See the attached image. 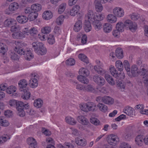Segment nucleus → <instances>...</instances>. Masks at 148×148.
I'll list each match as a JSON object with an SVG mask.
<instances>
[{"instance_id":"nucleus-31","label":"nucleus","mask_w":148,"mask_h":148,"mask_svg":"<svg viewBox=\"0 0 148 148\" xmlns=\"http://www.w3.org/2000/svg\"><path fill=\"white\" fill-rule=\"evenodd\" d=\"M97 106L101 111L103 112H106L108 109L107 106L102 103H99Z\"/></svg>"},{"instance_id":"nucleus-7","label":"nucleus","mask_w":148,"mask_h":148,"mask_svg":"<svg viewBox=\"0 0 148 148\" xmlns=\"http://www.w3.org/2000/svg\"><path fill=\"white\" fill-rule=\"evenodd\" d=\"M28 32V30L25 28L23 32L18 31L14 32L12 34V37L15 39H21L25 37V35H29Z\"/></svg>"},{"instance_id":"nucleus-23","label":"nucleus","mask_w":148,"mask_h":148,"mask_svg":"<svg viewBox=\"0 0 148 148\" xmlns=\"http://www.w3.org/2000/svg\"><path fill=\"white\" fill-rule=\"evenodd\" d=\"M95 8L97 12H101L103 9V7L101 3L98 0H95L94 2Z\"/></svg>"},{"instance_id":"nucleus-22","label":"nucleus","mask_w":148,"mask_h":148,"mask_svg":"<svg viewBox=\"0 0 148 148\" xmlns=\"http://www.w3.org/2000/svg\"><path fill=\"white\" fill-rule=\"evenodd\" d=\"M75 141L76 144L82 146H84L86 144V140L84 138L81 139L77 137L75 138Z\"/></svg>"},{"instance_id":"nucleus-28","label":"nucleus","mask_w":148,"mask_h":148,"mask_svg":"<svg viewBox=\"0 0 148 148\" xmlns=\"http://www.w3.org/2000/svg\"><path fill=\"white\" fill-rule=\"evenodd\" d=\"M103 29L104 32L108 33L110 32L112 29V26L109 23H105L103 25Z\"/></svg>"},{"instance_id":"nucleus-43","label":"nucleus","mask_w":148,"mask_h":148,"mask_svg":"<svg viewBox=\"0 0 148 148\" xmlns=\"http://www.w3.org/2000/svg\"><path fill=\"white\" fill-rule=\"evenodd\" d=\"M43 103V101L40 99H39L34 101V104L35 107L39 108L42 107Z\"/></svg>"},{"instance_id":"nucleus-54","label":"nucleus","mask_w":148,"mask_h":148,"mask_svg":"<svg viewBox=\"0 0 148 148\" xmlns=\"http://www.w3.org/2000/svg\"><path fill=\"white\" fill-rule=\"evenodd\" d=\"M47 41L50 44L53 45V44L55 42L54 36L51 34L49 35Z\"/></svg>"},{"instance_id":"nucleus-26","label":"nucleus","mask_w":148,"mask_h":148,"mask_svg":"<svg viewBox=\"0 0 148 148\" xmlns=\"http://www.w3.org/2000/svg\"><path fill=\"white\" fill-rule=\"evenodd\" d=\"M79 76H87L89 75V71L87 69L83 68L79 69Z\"/></svg>"},{"instance_id":"nucleus-41","label":"nucleus","mask_w":148,"mask_h":148,"mask_svg":"<svg viewBox=\"0 0 148 148\" xmlns=\"http://www.w3.org/2000/svg\"><path fill=\"white\" fill-rule=\"evenodd\" d=\"M78 57L80 60L85 63L88 64L89 63L88 58L84 54L82 53L79 54L78 55Z\"/></svg>"},{"instance_id":"nucleus-2","label":"nucleus","mask_w":148,"mask_h":148,"mask_svg":"<svg viewBox=\"0 0 148 148\" xmlns=\"http://www.w3.org/2000/svg\"><path fill=\"white\" fill-rule=\"evenodd\" d=\"M32 45L34 51L38 55H43L47 53V49L42 42H33Z\"/></svg>"},{"instance_id":"nucleus-12","label":"nucleus","mask_w":148,"mask_h":148,"mask_svg":"<svg viewBox=\"0 0 148 148\" xmlns=\"http://www.w3.org/2000/svg\"><path fill=\"white\" fill-rule=\"evenodd\" d=\"M85 18L86 19H88V21L91 22L96 19V15L92 10H90L88 11L87 15H85Z\"/></svg>"},{"instance_id":"nucleus-36","label":"nucleus","mask_w":148,"mask_h":148,"mask_svg":"<svg viewBox=\"0 0 148 148\" xmlns=\"http://www.w3.org/2000/svg\"><path fill=\"white\" fill-rule=\"evenodd\" d=\"M105 77L106 80L111 85H114L115 84L114 80L110 75L106 74Z\"/></svg>"},{"instance_id":"nucleus-62","label":"nucleus","mask_w":148,"mask_h":148,"mask_svg":"<svg viewBox=\"0 0 148 148\" xmlns=\"http://www.w3.org/2000/svg\"><path fill=\"white\" fill-rule=\"evenodd\" d=\"M42 133L44 134L46 136H49L51 135V132L47 129H45V128H42Z\"/></svg>"},{"instance_id":"nucleus-25","label":"nucleus","mask_w":148,"mask_h":148,"mask_svg":"<svg viewBox=\"0 0 148 148\" xmlns=\"http://www.w3.org/2000/svg\"><path fill=\"white\" fill-rule=\"evenodd\" d=\"M16 19L19 23L23 24L27 22L28 18L25 16H19L17 17Z\"/></svg>"},{"instance_id":"nucleus-48","label":"nucleus","mask_w":148,"mask_h":148,"mask_svg":"<svg viewBox=\"0 0 148 148\" xmlns=\"http://www.w3.org/2000/svg\"><path fill=\"white\" fill-rule=\"evenodd\" d=\"M66 6V4L65 3H63L59 6L58 10L59 14H61L64 12Z\"/></svg>"},{"instance_id":"nucleus-8","label":"nucleus","mask_w":148,"mask_h":148,"mask_svg":"<svg viewBox=\"0 0 148 148\" xmlns=\"http://www.w3.org/2000/svg\"><path fill=\"white\" fill-rule=\"evenodd\" d=\"M139 70L137 66L133 65L131 67L130 70L127 72L128 75L130 77H134L138 75Z\"/></svg>"},{"instance_id":"nucleus-16","label":"nucleus","mask_w":148,"mask_h":148,"mask_svg":"<svg viewBox=\"0 0 148 148\" xmlns=\"http://www.w3.org/2000/svg\"><path fill=\"white\" fill-rule=\"evenodd\" d=\"M41 5L39 4H34L31 6V10L34 12L38 13L42 9Z\"/></svg>"},{"instance_id":"nucleus-50","label":"nucleus","mask_w":148,"mask_h":148,"mask_svg":"<svg viewBox=\"0 0 148 148\" xmlns=\"http://www.w3.org/2000/svg\"><path fill=\"white\" fill-rule=\"evenodd\" d=\"M65 145L66 147H64L61 144H59L57 145V148H73L74 146L69 143H65Z\"/></svg>"},{"instance_id":"nucleus-20","label":"nucleus","mask_w":148,"mask_h":148,"mask_svg":"<svg viewBox=\"0 0 148 148\" xmlns=\"http://www.w3.org/2000/svg\"><path fill=\"white\" fill-rule=\"evenodd\" d=\"M38 84V82L37 79L35 78H31L29 80L28 83L29 86L32 88L36 87Z\"/></svg>"},{"instance_id":"nucleus-29","label":"nucleus","mask_w":148,"mask_h":148,"mask_svg":"<svg viewBox=\"0 0 148 148\" xmlns=\"http://www.w3.org/2000/svg\"><path fill=\"white\" fill-rule=\"evenodd\" d=\"M133 108L129 106H126L123 110L124 113L126 114L131 116L133 114Z\"/></svg>"},{"instance_id":"nucleus-55","label":"nucleus","mask_w":148,"mask_h":148,"mask_svg":"<svg viewBox=\"0 0 148 148\" xmlns=\"http://www.w3.org/2000/svg\"><path fill=\"white\" fill-rule=\"evenodd\" d=\"M130 18L133 20L136 21L140 17V15L138 14L133 13L132 14L129 15Z\"/></svg>"},{"instance_id":"nucleus-42","label":"nucleus","mask_w":148,"mask_h":148,"mask_svg":"<svg viewBox=\"0 0 148 148\" xmlns=\"http://www.w3.org/2000/svg\"><path fill=\"white\" fill-rule=\"evenodd\" d=\"M124 23L122 22L118 23L116 25V29L121 32L124 31Z\"/></svg>"},{"instance_id":"nucleus-34","label":"nucleus","mask_w":148,"mask_h":148,"mask_svg":"<svg viewBox=\"0 0 148 148\" xmlns=\"http://www.w3.org/2000/svg\"><path fill=\"white\" fill-rule=\"evenodd\" d=\"M52 14L51 12L47 11L45 12L42 14V18L46 20L51 19L52 16Z\"/></svg>"},{"instance_id":"nucleus-17","label":"nucleus","mask_w":148,"mask_h":148,"mask_svg":"<svg viewBox=\"0 0 148 148\" xmlns=\"http://www.w3.org/2000/svg\"><path fill=\"white\" fill-rule=\"evenodd\" d=\"M146 65H144L140 67L139 71L140 74L143 75V77H148V73L146 69Z\"/></svg>"},{"instance_id":"nucleus-24","label":"nucleus","mask_w":148,"mask_h":148,"mask_svg":"<svg viewBox=\"0 0 148 148\" xmlns=\"http://www.w3.org/2000/svg\"><path fill=\"white\" fill-rule=\"evenodd\" d=\"M84 30L86 32H88L91 30L92 27L89 21L85 20L84 24Z\"/></svg>"},{"instance_id":"nucleus-11","label":"nucleus","mask_w":148,"mask_h":148,"mask_svg":"<svg viewBox=\"0 0 148 148\" xmlns=\"http://www.w3.org/2000/svg\"><path fill=\"white\" fill-rule=\"evenodd\" d=\"M113 12L115 16H116L119 17H122L124 14L123 10L119 7H116L113 10Z\"/></svg>"},{"instance_id":"nucleus-3","label":"nucleus","mask_w":148,"mask_h":148,"mask_svg":"<svg viewBox=\"0 0 148 148\" xmlns=\"http://www.w3.org/2000/svg\"><path fill=\"white\" fill-rule=\"evenodd\" d=\"M29 105L28 103H25L22 101H18L16 104V108L18 111V115L21 117H23L25 115L24 110V109L28 108Z\"/></svg>"},{"instance_id":"nucleus-10","label":"nucleus","mask_w":148,"mask_h":148,"mask_svg":"<svg viewBox=\"0 0 148 148\" xmlns=\"http://www.w3.org/2000/svg\"><path fill=\"white\" fill-rule=\"evenodd\" d=\"M93 78L94 82L98 85L102 86L105 84L104 79L99 75H95L94 76Z\"/></svg>"},{"instance_id":"nucleus-35","label":"nucleus","mask_w":148,"mask_h":148,"mask_svg":"<svg viewBox=\"0 0 148 148\" xmlns=\"http://www.w3.org/2000/svg\"><path fill=\"white\" fill-rule=\"evenodd\" d=\"M143 138L141 135L138 136L135 139V142L136 145L141 146L142 145Z\"/></svg>"},{"instance_id":"nucleus-33","label":"nucleus","mask_w":148,"mask_h":148,"mask_svg":"<svg viewBox=\"0 0 148 148\" xmlns=\"http://www.w3.org/2000/svg\"><path fill=\"white\" fill-rule=\"evenodd\" d=\"M38 16V13L34 12L31 11L28 16V19L30 21H34L36 19Z\"/></svg>"},{"instance_id":"nucleus-56","label":"nucleus","mask_w":148,"mask_h":148,"mask_svg":"<svg viewBox=\"0 0 148 148\" xmlns=\"http://www.w3.org/2000/svg\"><path fill=\"white\" fill-rule=\"evenodd\" d=\"M90 122L95 125H98L99 124L100 121L97 119L92 117L90 119Z\"/></svg>"},{"instance_id":"nucleus-40","label":"nucleus","mask_w":148,"mask_h":148,"mask_svg":"<svg viewBox=\"0 0 148 148\" xmlns=\"http://www.w3.org/2000/svg\"><path fill=\"white\" fill-rule=\"evenodd\" d=\"M18 84L21 90V89L26 88L27 85V81L24 79L20 80Z\"/></svg>"},{"instance_id":"nucleus-58","label":"nucleus","mask_w":148,"mask_h":148,"mask_svg":"<svg viewBox=\"0 0 148 148\" xmlns=\"http://www.w3.org/2000/svg\"><path fill=\"white\" fill-rule=\"evenodd\" d=\"M123 65L124 66L125 69L127 72L130 70V67L129 63L128 61L125 60L123 62Z\"/></svg>"},{"instance_id":"nucleus-49","label":"nucleus","mask_w":148,"mask_h":148,"mask_svg":"<svg viewBox=\"0 0 148 148\" xmlns=\"http://www.w3.org/2000/svg\"><path fill=\"white\" fill-rule=\"evenodd\" d=\"M66 122L71 125H75L76 124V121L74 119L71 117H66L65 118Z\"/></svg>"},{"instance_id":"nucleus-47","label":"nucleus","mask_w":148,"mask_h":148,"mask_svg":"<svg viewBox=\"0 0 148 148\" xmlns=\"http://www.w3.org/2000/svg\"><path fill=\"white\" fill-rule=\"evenodd\" d=\"M16 90V87L14 86H12L7 87L6 92L10 94L15 92Z\"/></svg>"},{"instance_id":"nucleus-14","label":"nucleus","mask_w":148,"mask_h":148,"mask_svg":"<svg viewBox=\"0 0 148 148\" xmlns=\"http://www.w3.org/2000/svg\"><path fill=\"white\" fill-rule=\"evenodd\" d=\"M114 101V99L109 96H105L103 97L102 102L106 104L112 105Z\"/></svg>"},{"instance_id":"nucleus-52","label":"nucleus","mask_w":148,"mask_h":148,"mask_svg":"<svg viewBox=\"0 0 148 148\" xmlns=\"http://www.w3.org/2000/svg\"><path fill=\"white\" fill-rule=\"evenodd\" d=\"M75 63V60L72 58H70L67 60L66 61V65L69 66L73 65Z\"/></svg>"},{"instance_id":"nucleus-18","label":"nucleus","mask_w":148,"mask_h":148,"mask_svg":"<svg viewBox=\"0 0 148 148\" xmlns=\"http://www.w3.org/2000/svg\"><path fill=\"white\" fill-rule=\"evenodd\" d=\"M16 20L11 18H9L6 20L4 24L6 27H10L12 25H16Z\"/></svg>"},{"instance_id":"nucleus-19","label":"nucleus","mask_w":148,"mask_h":148,"mask_svg":"<svg viewBox=\"0 0 148 148\" xmlns=\"http://www.w3.org/2000/svg\"><path fill=\"white\" fill-rule=\"evenodd\" d=\"M27 143L32 147L31 148L37 147V142L33 138H29L27 139Z\"/></svg>"},{"instance_id":"nucleus-5","label":"nucleus","mask_w":148,"mask_h":148,"mask_svg":"<svg viewBox=\"0 0 148 148\" xmlns=\"http://www.w3.org/2000/svg\"><path fill=\"white\" fill-rule=\"evenodd\" d=\"M110 71L111 74L114 77L116 78V82H118L119 79H123L125 77V74L123 72L118 73L115 68L114 67H111L110 68Z\"/></svg>"},{"instance_id":"nucleus-45","label":"nucleus","mask_w":148,"mask_h":148,"mask_svg":"<svg viewBox=\"0 0 148 148\" xmlns=\"http://www.w3.org/2000/svg\"><path fill=\"white\" fill-rule=\"evenodd\" d=\"M9 125V123L8 121L5 120L3 117L1 116L0 117V125L6 127Z\"/></svg>"},{"instance_id":"nucleus-57","label":"nucleus","mask_w":148,"mask_h":148,"mask_svg":"<svg viewBox=\"0 0 148 148\" xmlns=\"http://www.w3.org/2000/svg\"><path fill=\"white\" fill-rule=\"evenodd\" d=\"M28 34L29 33L32 36H34L38 34V31L37 29L34 27L31 28L29 30H28Z\"/></svg>"},{"instance_id":"nucleus-46","label":"nucleus","mask_w":148,"mask_h":148,"mask_svg":"<svg viewBox=\"0 0 148 148\" xmlns=\"http://www.w3.org/2000/svg\"><path fill=\"white\" fill-rule=\"evenodd\" d=\"M64 18H67V17L66 16L61 15L58 18L56 21L57 24L59 25H61L63 22Z\"/></svg>"},{"instance_id":"nucleus-39","label":"nucleus","mask_w":148,"mask_h":148,"mask_svg":"<svg viewBox=\"0 0 148 148\" xmlns=\"http://www.w3.org/2000/svg\"><path fill=\"white\" fill-rule=\"evenodd\" d=\"M116 16L112 14H109L107 16V20L108 22L111 23H114L116 21Z\"/></svg>"},{"instance_id":"nucleus-13","label":"nucleus","mask_w":148,"mask_h":148,"mask_svg":"<svg viewBox=\"0 0 148 148\" xmlns=\"http://www.w3.org/2000/svg\"><path fill=\"white\" fill-rule=\"evenodd\" d=\"M7 50V47L6 45L0 42V53L2 55L3 58L4 60L6 58L5 54Z\"/></svg>"},{"instance_id":"nucleus-61","label":"nucleus","mask_w":148,"mask_h":148,"mask_svg":"<svg viewBox=\"0 0 148 148\" xmlns=\"http://www.w3.org/2000/svg\"><path fill=\"white\" fill-rule=\"evenodd\" d=\"M120 148H131V146L127 143L123 142L121 143L120 146Z\"/></svg>"},{"instance_id":"nucleus-63","label":"nucleus","mask_w":148,"mask_h":148,"mask_svg":"<svg viewBox=\"0 0 148 148\" xmlns=\"http://www.w3.org/2000/svg\"><path fill=\"white\" fill-rule=\"evenodd\" d=\"M96 19H95V20H98L99 21L103 20L105 17V16L103 14H99L98 15H97L96 16Z\"/></svg>"},{"instance_id":"nucleus-64","label":"nucleus","mask_w":148,"mask_h":148,"mask_svg":"<svg viewBox=\"0 0 148 148\" xmlns=\"http://www.w3.org/2000/svg\"><path fill=\"white\" fill-rule=\"evenodd\" d=\"M8 87L7 84H0V91H4L6 90Z\"/></svg>"},{"instance_id":"nucleus-37","label":"nucleus","mask_w":148,"mask_h":148,"mask_svg":"<svg viewBox=\"0 0 148 148\" xmlns=\"http://www.w3.org/2000/svg\"><path fill=\"white\" fill-rule=\"evenodd\" d=\"M23 90L24 94L23 95L21 96V97L23 99L25 100H27L29 99L30 95V93L29 90L26 89H23V90H21V91H22Z\"/></svg>"},{"instance_id":"nucleus-9","label":"nucleus","mask_w":148,"mask_h":148,"mask_svg":"<svg viewBox=\"0 0 148 148\" xmlns=\"http://www.w3.org/2000/svg\"><path fill=\"white\" fill-rule=\"evenodd\" d=\"M108 142L111 145H115L119 141L118 136L115 135L111 134L109 136Z\"/></svg>"},{"instance_id":"nucleus-38","label":"nucleus","mask_w":148,"mask_h":148,"mask_svg":"<svg viewBox=\"0 0 148 148\" xmlns=\"http://www.w3.org/2000/svg\"><path fill=\"white\" fill-rule=\"evenodd\" d=\"M115 66L118 70L120 71H122L123 69V65L121 60H119L116 61L115 63Z\"/></svg>"},{"instance_id":"nucleus-53","label":"nucleus","mask_w":148,"mask_h":148,"mask_svg":"<svg viewBox=\"0 0 148 148\" xmlns=\"http://www.w3.org/2000/svg\"><path fill=\"white\" fill-rule=\"evenodd\" d=\"M51 28L49 26H46L41 29L42 32L44 34H48L51 31Z\"/></svg>"},{"instance_id":"nucleus-1","label":"nucleus","mask_w":148,"mask_h":148,"mask_svg":"<svg viewBox=\"0 0 148 148\" xmlns=\"http://www.w3.org/2000/svg\"><path fill=\"white\" fill-rule=\"evenodd\" d=\"M15 44L16 45L14 49L15 52L20 55H24L26 60L29 61L33 58V55L30 50L25 51L23 48V44L20 42H16Z\"/></svg>"},{"instance_id":"nucleus-44","label":"nucleus","mask_w":148,"mask_h":148,"mask_svg":"<svg viewBox=\"0 0 148 148\" xmlns=\"http://www.w3.org/2000/svg\"><path fill=\"white\" fill-rule=\"evenodd\" d=\"M77 78L80 82L84 84H87L89 82L88 79L84 76H78Z\"/></svg>"},{"instance_id":"nucleus-6","label":"nucleus","mask_w":148,"mask_h":148,"mask_svg":"<svg viewBox=\"0 0 148 148\" xmlns=\"http://www.w3.org/2000/svg\"><path fill=\"white\" fill-rule=\"evenodd\" d=\"M124 23L125 27L127 29H129L132 32H135L137 29L136 24L130 20H126Z\"/></svg>"},{"instance_id":"nucleus-4","label":"nucleus","mask_w":148,"mask_h":148,"mask_svg":"<svg viewBox=\"0 0 148 148\" xmlns=\"http://www.w3.org/2000/svg\"><path fill=\"white\" fill-rule=\"evenodd\" d=\"M81 109L85 112L96 111L97 108L95 104L92 102H88L80 106Z\"/></svg>"},{"instance_id":"nucleus-27","label":"nucleus","mask_w":148,"mask_h":148,"mask_svg":"<svg viewBox=\"0 0 148 148\" xmlns=\"http://www.w3.org/2000/svg\"><path fill=\"white\" fill-rule=\"evenodd\" d=\"M115 54L117 58L121 59L123 57V50L120 48H118L115 51Z\"/></svg>"},{"instance_id":"nucleus-21","label":"nucleus","mask_w":148,"mask_h":148,"mask_svg":"<svg viewBox=\"0 0 148 148\" xmlns=\"http://www.w3.org/2000/svg\"><path fill=\"white\" fill-rule=\"evenodd\" d=\"M77 120L79 122L84 125H87L89 123V121L84 116L80 115L77 118Z\"/></svg>"},{"instance_id":"nucleus-30","label":"nucleus","mask_w":148,"mask_h":148,"mask_svg":"<svg viewBox=\"0 0 148 148\" xmlns=\"http://www.w3.org/2000/svg\"><path fill=\"white\" fill-rule=\"evenodd\" d=\"M18 7L19 5L17 3L13 2L9 5V9L10 11H15L18 8Z\"/></svg>"},{"instance_id":"nucleus-51","label":"nucleus","mask_w":148,"mask_h":148,"mask_svg":"<svg viewBox=\"0 0 148 148\" xmlns=\"http://www.w3.org/2000/svg\"><path fill=\"white\" fill-rule=\"evenodd\" d=\"M84 90H86L88 92H95V89L91 85H88L84 86Z\"/></svg>"},{"instance_id":"nucleus-60","label":"nucleus","mask_w":148,"mask_h":148,"mask_svg":"<svg viewBox=\"0 0 148 148\" xmlns=\"http://www.w3.org/2000/svg\"><path fill=\"white\" fill-rule=\"evenodd\" d=\"M9 138L8 136H3L1 137H0V144L5 142Z\"/></svg>"},{"instance_id":"nucleus-32","label":"nucleus","mask_w":148,"mask_h":148,"mask_svg":"<svg viewBox=\"0 0 148 148\" xmlns=\"http://www.w3.org/2000/svg\"><path fill=\"white\" fill-rule=\"evenodd\" d=\"M95 30L98 31L101 28V22L97 20H95L92 22Z\"/></svg>"},{"instance_id":"nucleus-15","label":"nucleus","mask_w":148,"mask_h":148,"mask_svg":"<svg viewBox=\"0 0 148 148\" xmlns=\"http://www.w3.org/2000/svg\"><path fill=\"white\" fill-rule=\"evenodd\" d=\"M82 23L81 21L78 20L75 23L73 27L74 30L76 32L79 31L82 27Z\"/></svg>"},{"instance_id":"nucleus-59","label":"nucleus","mask_w":148,"mask_h":148,"mask_svg":"<svg viewBox=\"0 0 148 148\" xmlns=\"http://www.w3.org/2000/svg\"><path fill=\"white\" fill-rule=\"evenodd\" d=\"M10 58L12 60H17L18 59V56L15 53L11 52L10 53Z\"/></svg>"}]
</instances>
